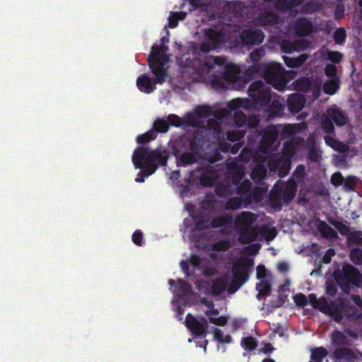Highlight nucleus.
I'll use <instances>...</instances> for the list:
<instances>
[{
	"label": "nucleus",
	"mask_w": 362,
	"mask_h": 362,
	"mask_svg": "<svg viewBox=\"0 0 362 362\" xmlns=\"http://www.w3.org/2000/svg\"><path fill=\"white\" fill-rule=\"evenodd\" d=\"M259 234L265 236L267 240H272L276 237L277 231L274 227L270 228L264 225L261 228H258Z\"/></svg>",
	"instance_id": "obj_44"
},
{
	"label": "nucleus",
	"mask_w": 362,
	"mask_h": 362,
	"mask_svg": "<svg viewBox=\"0 0 362 362\" xmlns=\"http://www.w3.org/2000/svg\"><path fill=\"white\" fill-rule=\"evenodd\" d=\"M168 37H163L160 39L161 45H154L148 57V64L151 73L155 75L156 83H163L168 77V69L165 66V62L168 61V57L165 54L168 47L165 44L168 42Z\"/></svg>",
	"instance_id": "obj_6"
},
{
	"label": "nucleus",
	"mask_w": 362,
	"mask_h": 362,
	"mask_svg": "<svg viewBox=\"0 0 362 362\" xmlns=\"http://www.w3.org/2000/svg\"><path fill=\"white\" fill-rule=\"evenodd\" d=\"M332 344L337 346H349V340L346 336L341 331L334 329L331 334Z\"/></svg>",
	"instance_id": "obj_29"
},
{
	"label": "nucleus",
	"mask_w": 362,
	"mask_h": 362,
	"mask_svg": "<svg viewBox=\"0 0 362 362\" xmlns=\"http://www.w3.org/2000/svg\"><path fill=\"white\" fill-rule=\"evenodd\" d=\"M241 345L245 349L252 351L257 348V342L255 338L250 336L243 338Z\"/></svg>",
	"instance_id": "obj_48"
},
{
	"label": "nucleus",
	"mask_w": 362,
	"mask_h": 362,
	"mask_svg": "<svg viewBox=\"0 0 362 362\" xmlns=\"http://www.w3.org/2000/svg\"><path fill=\"white\" fill-rule=\"evenodd\" d=\"M216 179V173L209 166H199L190 171L188 183L194 184L197 182L204 187H211Z\"/></svg>",
	"instance_id": "obj_10"
},
{
	"label": "nucleus",
	"mask_w": 362,
	"mask_h": 362,
	"mask_svg": "<svg viewBox=\"0 0 362 362\" xmlns=\"http://www.w3.org/2000/svg\"><path fill=\"white\" fill-rule=\"evenodd\" d=\"M305 99L300 93H293L287 99L288 110L292 113L299 112L305 106Z\"/></svg>",
	"instance_id": "obj_20"
},
{
	"label": "nucleus",
	"mask_w": 362,
	"mask_h": 362,
	"mask_svg": "<svg viewBox=\"0 0 362 362\" xmlns=\"http://www.w3.org/2000/svg\"><path fill=\"white\" fill-rule=\"evenodd\" d=\"M343 54L338 51L327 50L326 59L330 61L333 64H339L342 60Z\"/></svg>",
	"instance_id": "obj_51"
},
{
	"label": "nucleus",
	"mask_w": 362,
	"mask_h": 362,
	"mask_svg": "<svg viewBox=\"0 0 362 362\" xmlns=\"http://www.w3.org/2000/svg\"><path fill=\"white\" fill-rule=\"evenodd\" d=\"M267 168L263 165H257L251 172V178L256 183L261 182L266 177Z\"/></svg>",
	"instance_id": "obj_35"
},
{
	"label": "nucleus",
	"mask_w": 362,
	"mask_h": 362,
	"mask_svg": "<svg viewBox=\"0 0 362 362\" xmlns=\"http://www.w3.org/2000/svg\"><path fill=\"white\" fill-rule=\"evenodd\" d=\"M245 204V197H232L229 199L226 204L225 207L227 210H235L240 208L242 204Z\"/></svg>",
	"instance_id": "obj_38"
},
{
	"label": "nucleus",
	"mask_w": 362,
	"mask_h": 362,
	"mask_svg": "<svg viewBox=\"0 0 362 362\" xmlns=\"http://www.w3.org/2000/svg\"><path fill=\"white\" fill-rule=\"evenodd\" d=\"M274 2L275 8L279 11L285 12L291 9L289 0H275Z\"/></svg>",
	"instance_id": "obj_57"
},
{
	"label": "nucleus",
	"mask_w": 362,
	"mask_h": 362,
	"mask_svg": "<svg viewBox=\"0 0 362 362\" xmlns=\"http://www.w3.org/2000/svg\"><path fill=\"white\" fill-rule=\"evenodd\" d=\"M234 191L233 185L228 180L218 182L215 187V193L219 197H226L233 194Z\"/></svg>",
	"instance_id": "obj_25"
},
{
	"label": "nucleus",
	"mask_w": 362,
	"mask_h": 362,
	"mask_svg": "<svg viewBox=\"0 0 362 362\" xmlns=\"http://www.w3.org/2000/svg\"><path fill=\"white\" fill-rule=\"evenodd\" d=\"M228 279L225 277H219L216 279L211 285V293L214 296H218L222 293L226 288Z\"/></svg>",
	"instance_id": "obj_30"
},
{
	"label": "nucleus",
	"mask_w": 362,
	"mask_h": 362,
	"mask_svg": "<svg viewBox=\"0 0 362 362\" xmlns=\"http://www.w3.org/2000/svg\"><path fill=\"white\" fill-rule=\"evenodd\" d=\"M169 129V124L167 120L158 118L153 122V130L157 132L165 133Z\"/></svg>",
	"instance_id": "obj_42"
},
{
	"label": "nucleus",
	"mask_w": 362,
	"mask_h": 362,
	"mask_svg": "<svg viewBox=\"0 0 362 362\" xmlns=\"http://www.w3.org/2000/svg\"><path fill=\"white\" fill-rule=\"evenodd\" d=\"M248 95L255 100L259 106H266L272 99V90L262 81L252 83L247 90Z\"/></svg>",
	"instance_id": "obj_9"
},
{
	"label": "nucleus",
	"mask_w": 362,
	"mask_h": 362,
	"mask_svg": "<svg viewBox=\"0 0 362 362\" xmlns=\"http://www.w3.org/2000/svg\"><path fill=\"white\" fill-rule=\"evenodd\" d=\"M284 105L278 100H274L265 110L269 119L280 117L284 111Z\"/></svg>",
	"instance_id": "obj_26"
},
{
	"label": "nucleus",
	"mask_w": 362,
	"mask_h": 362,
	"mask_svg": "<svg viewBox=\"0 0 362 362\" xmlns=\"http://www.w3.org/2000/svg\"><path fill=\"white\" fill-rule=\"evenodd\" d=\"M232 223V216L230 214H224L213 218L210 223V227L212 228H218L220 227L227 226Z\"/></svg>",
	"instance_id": "obj_28"
},
{
	"label": "nucleus",
	"mask_w": 362,
	"mask_h": 362,
	"mask_svg": "<svg viewBox=\"0 0 362 362\" xmlns=\"http://www.w3.org/2000/svg\"><path fill=\"white\" fill-rule=\"evenodd\" d=\"M223 36L221 31H217L213 28L205 30L204 40L199 44L200 51L208 53L217 49L221 45Z\"/></svg>",
	"instance_id": "obj_11"
},
{
	"label": "nucleus",
	"mask_w": 362,
	"mask_h": 362,
	"mask_svg": "<svg viewBox=\"0 0 362 362\" xmlns=\"http://www.w3.org/2000/svg\"><path fill=\"white\" fill-rule=\"evenodd\" d=\"M245 172L242 166L235 165L230 169L228 180L233 186H238L244 178Z\"/></svg>",
	"instance_id": "obj_24"
},
{
	"label": "nucleus",
	"mask_w": 362,
	"mask_h": 362,
	"mask_svg": "<svg viewBox=\"0 0 362 362\" xmlns=\"http://www.w3.org/2000/svg\"><path fill=\"white\" fill-rule=\"evenodd\" d=\"M308 59V55L302 54L297 57L293 58L284 57V62L289 68H298L302 66Z\"/></svg>",
	"instance_id": "obj_33"
},
{
	"label": "nucleus",
	"mask_w": 362,
	"mask_h": 362,
	"mask_svg": "<svg viewBox=\"0 0 362 362\" xmlns=\"http://www.w3.org/2000/svg\"><path fill=\"white\" fill-rule=\"evenodd\" d=\"M334 276L338 285L344 291L349 288L350 284L358 286L362 281V274L351 264H345L341 271H335Z\"/></svg>",
	"instance_id": "obj_8"
},
{
	"label": "nucleus",
	"mask_w": 362,
	"mask_h": 362,
	"mask_svg": "<svg viewBox=\"0 0 362 362\" xmlns=\"http://www.w3.org/2000/svg\"><path fill=\"white\" fill-rule=\"evenodd\" d=\"M261 199V194L257 190H251L248 194L245 196V206L250 204L252 201L259 202Z\"/></svg>",
	"instance_id": "obj_56"
},
{
	"label": "nucleus",
	"mask_w": 362,
	"mask_h": 362,
	"mask_svg": "<svg viewBox=\"0 0 362 362\" xmlns=\"http://www.w3.org/2000/svg\"><path fill=\"white\" fill-rule=\"evenodd\" d=\"M185 325L193 335L197 337H205L208 328V320L202 317L200 321L190 313L187 314L185 319Z\"/></svg>",
	"instance_id": "obj_14"
},
{
	"label": "nucleus",
	"mask_w": 362,
	"mask_h": 362,
	"mask_svg": "<svg viewBox=\"0 0 362 362\" xmlns=\"http://www.w3.org/2000/svg\"><path fill=\"white\" fill-rule=\"evenodd\" d=\"M271 283L267 280H262L256 285L257 290L259 291L257 298L260 296L268 295L271 291Z\"/></svg>",
	"instance_id": "obj_45"
},
{
	"label": "nucleus",
	"mask_w": 362,
	"mask_h": 362,
	"mask_svg": "<svg viewBox=\"0 0 362 362\" xmlns=\"http://www.w3.org/2000/svg\"><path fill=\"white\" fill-rule=\"evenodd\" d=\"M324 139L327 146L338 152L344 153L347 150V146L345 144L331 136H325Z\"/></svg>",
	"instance_id": "obj_32"
},
{
	"label": "nucleus",
	"mask_w": 362,
	"mask_h": 362,
	"mask_svg": "<svg viewBox=\"0 0 362 362\" xmlns=\"http://www.w3.org/2000/svg\"><path fill=\"white\" fill-rule=\"evenodd\" d=\"M245 283V279H238L233 277L231 282L227 287V291L229 293H234Z\"/></svg>",
	"instance_id": "obj_52"
},
{
	"label": "nucleus",
	"mask_w": 362,
	"mask_h": 362,
	"mask_svg": "<svg viewBox=\"0 0 362 362\" xmlns=\"http://www.w3.org/2000/svg\"><path fill=\"white\" fill-rule=\"evenodd\" d=\"M343 187L346 191H352L354 189L356 186V180L353 176H348L346 178H344L342 183Z\"/></svg>",
	"instance_id": "obj_61"
},
{
	"label": "nucleus",
	"mask_w": 362,
	"mask_h": 362,
	"mask_svg": "<svg viewBox=\"0 0 362 362\" xmlns=\"http://www.w3.org/2000/svg\"><path fill=\"white\" fill-rule=\"evenodd\" d=\"M296 144L293 141H286L284 144L283 152L280 153L285 156L286 157L291 159L296 154Z\"/></svg>",
	"instance_id": "obj_41"
},
{
	"label": "nucleus",
	"mask_w": 362,
	"mask_h": 362,
	"mask_svg": "<svg viewBox=\"0 0 362 362\" xmlns=\"http://www.w3.org/2000/svg\"><path fill=\"white\" fill-rule=\"evenodd\" d=\"M307 298L308 303L314 308L318 309L322 313L331 317L336 322H341L344 315L350 320H357L362 317V314L355 306L350 305L343 298L328 301L325 297L317 298L314 293L309 294Z\"/></svg>",
	"instance_id": "obj_3"
},
{
	"label": "nucleus",
	"mask_w": 362,
	"mask_h": 362,
	"mask_svg": "<svg viewBox=\"0 0 362 362\" xmlns=\"http://www.w3.org/2000/svg\"><path fill=\"white\" fill-rule=\"evenodd\" d=\"M203 136L199 133L185 134L169 143L177 167H187L202 158Z\"/></svg>",
	"instance_id": "obj_2"
},
{
	"label": "nucleus",
	"mask_w": 362,
	"mask_h": 362,
	"mask_svg": "<svg viewBox=\"0 0 362 362\" xmlns=\"http://www.w3.org/2000/svg\"><path fill=\"white\" fill-rule=\"evenodd\" d=\"M238 194L245 197L252 190V183L249 180H243L238 186H235Z\"/></svg>",
	"instance_id": "obj_39"
},
{
	"label": "nucleus",
	"mask_w": 362,
	"mask_h": 362,
	"mask_svg": "<svg viewBox=\"0 0 362 362\" xmlns=\"http://www.w3.org/2000/svg\"><path fill=\"white\" fill-rule=\"evenodd\" d=\"M264 38L262 30L259 29H244L240 34L241 43L244 46L260 45Z\"/></svg>",
	"instance_id": "obj_16"
},
{
	"label": "nucleus",
	"mask_w": 362,
	"mask_h": 362,
	"mask_svg": "<svg viewBox=\"0 0 362 362\" xmlns=\"http://www.w3.org/2000/svg\"><path fill=\"white\" fill-rule=\"evenodd\" d=\"M327 221L332 225L341 235L346 236L350 233L351 230L349 227L342 221L332 217L328 218Z\"/></svg>",
	"instance_id": "obj_37"
},
{
	"label": "nucleus",
	"mask_w": 362,
	"mask_h": 362,
	"mask_svg": "<svg viewBox=\"0 0 362 362\" xmlns=\"http://www.w3.org/2000/svg\"><path fill=\"white\" fill-rule=\"evenodd\" d=\"M327 354V350L323 346L314 348L311 350L310 361L308 362H322Z\"/></svg>",
	"instance_id": "obj_36"
},
{
	"label": "nucleus",
	"mask_w": 362,
	"mask_h": 362,
	"mask_svg": "<svg viewBox=\"0 0 362 362\" xmlns=\"http://www.w3.org/2000/svg\"><path fill=\"white\" fill-rule=\"evenodd\" d=\"M179 284V290L182 294V296H188L192 289V286L188 281L180 279L178 281Z\"/></svg>",
	"instance_id": "obj_59"
},
{
	"label": "nucleus",
	"mask_w": 362,
	"mask_h": 362,
	"mask_svg": "<svg viewBox=\"0 0 362 362\" xmlns=\"http://www.w3.org/2000/svg\"><path fill=\"white\" fill-rule=\"evenodd\" d=\"M257 216L247 211L238 214L233 220L234 228L239 235V240L243 243H250L257 240L258 228L255 223Z\"/></svg>",
	"instance_id": "obj_7"
},
{
	"label": "nucleus",
	"mask_w": 362,
	"mask_h": 362,
	"mask_svg": "<svg viewBox=\"0 0 362 362\" xmlns=\"http://www.w3.org/2000/svg\"><path fill=\"white\" fill-rule=\"evenodd\" d=\"M234 122L237 127H242L247 122V116L243 112L237 110L234 114Z\"/></svg>",
	"instance_id": "obj_55"
},
{
	"label": "nucleus",
	"mask_w": 362,
	"mask_h": 362,
	"mask_svg": "<svg viewBox=\"0 0 362 362\" xmlns=\"http://www.w3.org/2000/svg\"><path fill=\"white\" fill-rule=\"evenodd\" d=\"M264 51L262 48L256 49L250 53V59L253 62L252 64H264L259 62L260 59L264 56Z\"/></svg>",
	"instance_id": "obj_53"
},
{
	"label": "nucleus",
	"mask_w": 362,
	"mask_h": 362,
	"mask_svg": "<svg viewBox=\"0 0 362 362\" xmlns=\"http://www.w3.org/2000/svg\"><path fill=\"white\" fill-rule=\"evenodd\" d=\"M197 74L217 86H222L223 80L232 83L241 81V69L235 64H226L225 56H210L200 62Z\"/></svg>",
	"instance_id": "obj_1"
},
{
	"label": "nucleus",
	"mask_w": 362,
	"mask_h": 362,
	"mask_svg": "<svg viewBox=\"0 0 362 362\" xmlns=\"http://www.w3.org/2000/svg\"><path fill=\"white\" fill-rule=\"evenodd\" d=\"M214 337L216 340L220 343L229 344L232 341V338L229 334H224L221 329L215 328L214 330Z\"/></svg>",
	"instance_id": "obj_49"
},
{
	"label": "nucleus",
	"mask_w": 362,
	"mask_h": 362,
	"mask_svg": "<svg viewBox=\"0 0 362 362\" xmlns=\"http://www.w3.org/2000/svg\"><path fill=\"white\" fill-rule=\"evenodd\" d=\"M293 31L298 37L309 36L317 32L313 22L305 17L298 18L293 23Z\"/></svg>",
	"instance_id": "obj_17"
},
{
	"label": "nucleus",
	"mask_w": 362,
	"mask_h": 362,
	"mask_svg": "<svg viewBox=\"0 0 362 362\" xmlns=\"http://www.w3.org/2000/svg\"><path fill=\"white\" fill-rule=\"evenodd\" d=\"M254 267V259L249 257L241 258L235 262L232 266L233 277L243 280L245 282L248 280L249 273Z\"/></svg>",
	"instance_id": "obj_12"
},
{
	"label": "nucleus",
	"mask_w": 362,
	"mask_h": 362,
	"mask_svg": "<svg viewBox=\"0 0 362 362\" xmlns=\"http://www.w3.org/2000/svg\"><path fill=\"white\" fill-rule=\"evenodd\" d=\"M257 105L255 100L252 98L251 100L235 98L228 103V107L230 110H237L241 107L245 110H252L255 109Z\"/></svg>",
	"instance_id": "obj_21"
},
{
	"label": "nucleus",
	"mask_w": 362,
	"mask_h": 362,
	"mask_svg": "<svg viewBox=\"0 0 362 362\" xmlns=\"http://www.w3.org/2000/svg\"><path fill=\"white\" fill-rule=\"evenodd\" d=\"M280 21L279 16L271 11H261L259 15L254 18V23L256 25L266 28L267 26H274L279 24Z\"/></svg>",
	"instance_id": "obj_18"
},
{
	"label": "nucleus",
	"mask_w": 362,
	"mask_h": 362,
	"mask_svg": "<svg viewBox=\"0 0 362 362\" xmlns=\"http://www.w3.org/2000/svg\"><path fill=\"white\" fill-rule=\"evenodd\" d=\"M246 131L244 129H234L228 131L226 133L227 139L231 142H240L244 138Z\"/></svg>",
	"instance_id": "obj_40"
},
{
	"label": "nucleus",
	"mask_w": 362,
	"mask_h": 362,
	"mask_svg": "<svg viewBox=\"0 0 362 362\" xmlns=\"http://www.w3.org/2000/svg\"><path fill=\"white\" fill-rule=\"evenodd\" d=\"M349 257L354 264L356 265L362 264V249L358 247L352 249Z\"/></svg>",
	"instance_id": "obj_50"
},
{
	"label": "nucleus",
	"mask_w": 362,
	"mask_h": 362,
	"mask_svg": "<svg viewBox=\"0 0 362 362\" xmlns=\"http://www.w3.org/2000/svg\"><path fill=\"white\" fill-rule=\"evenodd\" d=\"M157 136V134L150 130L143 134H140L136 137V142L138 144H146L154 140Z\"/></svg>",
	"instance_id": "obj_46"
},
{
	"label": "nucleus",
	"mask_w": 362,
	"mask_h": 362,
	"mask_svg": "<svg viewBox=\"0 0 362 362\" xmlns=\"http://www.w3.org/2000/svg\"><path fill=\"white\" fill-rule=\"evenodd\" d=\"M325 75L330 78H334L335 77H339L337 76V66L333 64H327L325 67Z\"/></svg>",
	"instance_id": "obj_60"
},
{
	"label": "nucleus",
	"mask_w": 362,
	"mask_h": 362,
	"mask_svg": "<svg viewBox=\"0 0 362 362\" xmlns=\"http://www.w3.org/2000/svg\"><path fill=\"white\" fill-rule=\"evenodd\" d=\"M327 115L332 119L337 126H344L348 120V116L345 112L336 107H329L327 110Z\"/></svg>",
	"instance_id": "obj_22"
},
{
	"label": "nucleus",
	"mask_w": 362,
	"mask_h": 362,
	"mask_svg": "<svg viewBox=\"0 0 362 362\" xmlns=\"http://www.w3.org/2000/svg\"><path fill=\"white\" fill-rule=\"evenodd\" d=\"M297 192V185L288 182L282 191V199L286 204L290 203L295 197Z\"/></svg>",
	"instance_id": "obj_27"
},
{
	"label": "nucleus",
	"mask_w": 362,
	"mask_h": 362,
	"mask_svg": "<svg viewBox=\"0 0 362 362\" xmlns=\"http://www.w3.org/2000/svg\"><path fill=\"white\" fill-rule=\"evenodd\" d=\"M245 74L250 76H258L264 78L267 83L276 90H281L286 86L285 70L279 63L252 64Z\"/></svg>",
	"instance_id": "obj_5"
},
{
	"label": "nucleus",
	"mask_w": 362,
	"mask_h": 362,
	"mask_svg": "<svg viewBox=\"0 0 362 362\" xmlns=\"http://www.w3.org/2000/svg\"><path fill=\"white\" fill-rule=\"evenodd\" d=\"M209 322L218 326H224L228 322V317L225 315L219 317H209Z\"/></svg>",
	"instance_id": "obj_62"
},
{
	"label": "nucleus",
	"mask_w": 362,
	"mask_h": 362,
	"mask_svg": "<svg viewBox=\"0 0 362 362\" xmlns=\"http://www.w3.org/2000/svg\"><path fill=\"white\" fill-rule=\"evenodd\" d=\"M291 160L280 153H277L270 156L268 165L271 171L279 170L280 174L286 175L291 167Z\"/></svg>",
	"instance_id": "obj_15"
},
{
	"label": "nucleus",
	"mask_w": 362,
	"mask_h": 362,
	"mask_svg": "<svg viewBox=\"0 0 362 362\" xmlns=\"http://www.w3.org/2000/svg\"><path fill=\"white\" fill-rule=\"evenodd\" d=\"M332 358L337 362H355L358 359L357 354L353 350L344 346L335 348Z\"/></svg>",
	"instance_id": "obj_19"
},
{
	"label": "nucleus",
	"mask_w": 362,
	"mask_h": 362,
	"mask_svg": "<svg viewBox=\"0 0 362 362\" xmlns=\"http://www.w3.org/2000/svg\"><path fill=\"white\" fill-rule=\"evenodd\" d=\"M334 42L338 45H343L346 39V32L344 28H338L333 34Z\"/></svg>",
	"instance_id": "obj_47"
},
{
	"label": "nucleus",
	"mask_w": 362,
	"mask_h": 362,
	"mask_svg": "<svg viewBox=\"0 0 362 362\" xmlns=\"http://www.w3.org/2000/svg\"><path fill=\"white\" fill-rule=\"evenodd\" d=\"M340 87L339 77L334 78H329L327 80L322 86V89L325 93L328 95L334 94Z\"/></svg>",
	"instance_id": "obj_31"
},
{
	"label": "nucleus",
	"mask_w": 362,
	"mask_h": 362,
	"mask_svg": "<svg viewBox=\"0 0 362 362\" xmlns=\"http://www.w3.org/2000/svg\"><path fill=\"white\" fill-rule=\"evenodd\" d=\"M318 230L320 232L322 237L328 238H337L338 235L337 233L329 226L327 225V223L324 221H321L319 223L318 225Z\"/></svg>",
	"instance_id": "obj_34"
},
{
	"label": "nucleus",
	"mask_w": 362,
	"mask_h": 362,
	"mask_svg": "<svg viewBox=\"0 0 362 362\" xmlns=\"http://www.w3.org/2000/svg\"><path fill=\"white\" fill-rule=\"evenodd\" d=\"M169 159L167 150L158 148L151 150L144 146L137 147L132 155V162L136 168H145V175L153 174L158 167L166 166Z\"/></svg>",
	"instance_id": "obj_4"
},
{
	"label": "nucleus",
	"mask_w": 362,
	"mask_h": 362,
	"mask_svg": "<svg viewBox=\"0 0 362 362\" xmlns=\"http://www.w3.org/2000/svg\"><path fill=\"white\" fill-rule=\"evenodd\" d=\"M195 113L202 118H206L211 115L212 110L209 105H198L195 107Z\"/></svg>",
	"instance_id": "obj_54"
},
{
	"label": "nucleus",
	"mask_w": 362,
	"mask_h": 362,
	"mask_svg": "<svg viewBox=\"0 0 362 362\" xmlns=\"http://www.w3.org/2000/svg\"><path fill=\"white\" fill-rule=\"evenodd\" d=\"M281 49L285 53H291L293 51H298L295 41L284 42L281 45Z\"/></svg>",
	"instance_id": "obj_64"
},
{
	"label": "nucleus",
	"mask_w": 362,
	"mask_h": 362,
	"mask_svg": "<svg viewBox=\"0 0 362 362\" xmlns=\"http://www.w3.org/2000/svg\"><path fill=\"white\" fill-rule=\"evenodd\" d=\"M293 300L296 305L300 307H304L308 303V298L301 293L294 296Z\"/></svg>",
	"instance_id": "obj_63"
},
{
	"label": "nucleus",
	"mask_w": 362,
	"mask_h": 362,
	"mask_svg": "<svg viewBox=\"0 0 362 362\" xmlns=\"http://www.w3.org/2000/svg\"><path fill=\"white\" fill-rule=\"evenodd\" d=\"M279 134V131L275 125H269L264 129L259 144L263 152L267 153L274 150L273 145L277 141Z\"/></svg>",
	"instance_id": "obj_13"
},
{
	"label": "nucleus",
	"mask_w": 362,
	"mask_h": 362,
	"mask_svg": "<svg viewBox=\"0 0 362 362\" xmlns=\"http://www.w3.org/2000/svg\"><path fill=\"white\" fill-rule=\"evenodd\" d=\"M322 129L327 134H332L334 131V127L332 119L326 114L322 117Z\"/></svg>",
	"instance_id": "obj_43"
},
{
	"label": "nucleus",
	"mask_w": 362,
	"mask_h": 362,
	"mask_svg": "<svg viewBox=\"0 0 362 362\" xmlns=\"http://www.w3.org/2000/svg\"><path fill=\"white\" fill-rule=\"evenodd\" d=\"M167 121L169 124V126H173L176 127H180L183 124L182 119L177 115L170 114L167 117Z\"/></svg>",
	"instance_id": "obj_58"
},
{
	"label": "nucleus",
	"mask_w": 362,
	"mask_h": 362,
	"mask_svg": "<svg viewBox=\"0 0 362 362\" xmlns=\"http://www.w3.org/2000/svg\"><path fill=\"white\" fill-rule=\"evenodd\" d=\"M153 83H152L151 78L145 74L140 75L136 80V86L139 90L147 94L152 93L156 89L155 80Z\"/></svg>",
	"instance_id": "obj_23"
}]
</instances>
